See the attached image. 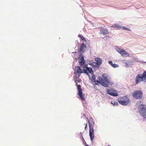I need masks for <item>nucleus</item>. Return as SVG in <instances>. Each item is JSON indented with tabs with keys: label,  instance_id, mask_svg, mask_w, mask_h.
Returning a JSON list of instances; mask_svg holds the SVG:
<instances>
[{
	"label": "nucleus",
	"instance_id": "f257e3e1",
	"mask_svg": "<svg viewBox=\"0 0 146 146\" xmlns=\"http://www.w3.org/2000/svg\"><path fill=\"white\" fill-rule=\"evenodd\" d=\"M141 82H146V71H144L142 74H139L136 77L135 82L137 84Z\"/></svg>",
	"mask_w": 146,
	"mask_h": 146
},
{
	"label": "nucleus",
	"instance_id": "f03ea898",
	"mask_svg": "<svg viewBox=\"0 0 146 146\" xmlns=\"http://www.w3.org/2000/svg\"><path fill=\"white\" fill-rule=\"evenodd\" d=\"M127 96L126 95L123 97L119 98L118 99L119 103L123 106L127 105L130 102V100Z\"/></svg>",
	"mask_w": 146,
	"mask_h": 146
},
{
	"label": "nucleus",
	"instance_id": "7ed1b4c3",
	"mask_svg": "<svg viewBox=\"0 0 146 146\" xmlns=\"http://www.w3.org/2000/svg\"><path fill=\"white\" fill-rule=\"evenodd\" d=\"M139 112L141 115L144 118H146V106L144 104H140L139 106Z\"/></svg>",
	"mask_w": 146,
	"mask_h": 146
},
{
	"label": "nucleus",
	"instance_id": "20e7f679",
	"mask_svg": "<svg viewBox=\"0 0 146 146\" xmlns=\"http://www.w3.org/2000/svg\"><path fill=\"white\" fill-rule=\"evenodd\" d=\"M74 71V74L77 78H78L80 76L81 74L83 73V70H82L79 66H76Z\"/></svg>",
	"mask_w": 146,
	"mask_h": 146
},
{
	"label": "nucleus",
	"instance_id": "39448f33",
	"mask_svg": "<svg viewBox=\"0 0 146 146\" xmlns=\"http://www.w3.org/2000/svg\"><path fill=\"white\" fill-rule=\"evenodd\" d=\"M143 93V92L141 90H136L132 94V96L136 99H141L142 98Z\"/></svg>",
	"mask_w": 146,
	"mask_h": 146
},
{
	"label": "nucleus",
	"instance_id": "423d86ee",
	"mask_svg": "<svg viewBox=\"0 0 146 146\" xmlns=\"http://www.w3.org/2000/svg\"><path fill=\"white\" fill-rule=\"evenodd\" d=\"M76 85L77 86V88L78 90V95L82 100L84 101L85 100L84 97L82 95V91L81 88V86L80 85H78L77 83H76Z\"/></svg>",
	"mask_w": 146,
	"mask_h": 146
},
{
	"label": "nucleus",
	"instance_id": "0eeeda50",
	"mask_svg": "<svg viewBox=\"0 0 146 146\" xmlns=\"http://www.w3.org/2000/svg\"><path fill=\"white\" fill-rule=\"evenodd\" d=\"M78 62L80 65L81 66L84 65L86 63V61L84 60L83 55L81 53L79 55L78 57Z\"/></svg>",
	"mask_w": 146,
	"mask_h": 146
},
{
	"label": "nucleus",
	"instance_id": "6e6552de",
	"mask_svg": "<svg viewBox=\"0 0 146 146\" xmlns=\"http://www.w3.org/2000/svg\"><path fill=\"white\" fill-rule=\"evenodd\" d=\"M116 50L118 52L121 56H123L125 55L126 56H129V54L127 52L123 49L120 48L119 47H117L116 48Z\"/></svg>",
	"mask_w": 146,
	"mask_h": 146
},
{
	"label": "nucleus",
	"instance_id": "1a4fd4ad",
	"mask_svg": "<svg viewBox=\"0 0 146 146\" xmlns=\"http://www.w3.org/2000/svg\"><path fill=\"white\" fill-rule=\"evenodd\" d=\"M107 93L108 94L111 96H118V94L117 91L111 88L107 90Z\"/></svg>",
	"mask_w": 146,
	"mask_h": 146
},
{
	"label": "nucleus",
	"instance_id": "9d476101",
	"mask_svg": "<svg viewBox=\"0 0 146 146\" xmlns=\"http://www.w3.org/2000/svg\"><path fill=\"white\" fill-rule=\"evenodd\" d=\"M83 68V71L84 70H88L89 72L91 74H92L93 73L92 69L91 68L88 66L87 64H85L81 66Z\"/></svg>",
	"mask_w": 146,
	"mask_h": 146
},
{
	"label": "nucleus",
	"instance_id": "9b49d317",
	"mask_svg": "<svg viewBox=\"0 0 146 146\" xmlns=\"http://www.w3.org/2000/svg\"><path fill=\"white\" fill-rule=\"evenodd\" d=\"M98 79L100 82V83L103 86H104L106 87H108V84H105V82L104 81V80L101 77H99L98 78Z\"/></svg>",
	"mask_w": 146,
	"mask_h": 146
},
{
	"label": "nucleus",
	"instance_id": "f8f14e48",
	"mask_svg": "<svg viewBox=\"0 0 146 146\" xmlns=\"http://www.w3.org/2000/svg\"><path fill=\"white\" fill-rule=\"evenodd\" d=\"M100 33L101 34L104 35H106L108 34V30L107 29H105L103 28H101L100 29Z\"/></svg>",
	"mask_w": 146,
	"mask_h": 146
},
{
	"label": "nucleus",
	"instance_id": "ddd939ff",
	"mask_svg": "<svg viewBox=\"0 0 146 146\" xmlns=\"http://www.w3.org/2000/svg\"><path fill=\"white\" fill-rule=\"evenodd\" d=\"M89 135L90 136V140L91 141H92L94 137V129H89Z\"/></svg>",
	"mask_w": 146,
	"mask_h": 146
},
{
	"label": "nucleus",
	"instance_id": "4468645a",
	"mask_svg": "<svg viewBox=\"0 0 146 146\" xmlns=\"http://www.w3.org/2000/svg\"><path fill=\"white\" fill-rule=\"evenodd\" d=\"M95 60L96 63L98 64L99 66L101 65L102 63V60L100 58L96 57L95 58Z\"/></svg>",
	"mask_w": 146,
	"mask_h": 146
},
{
	"label": "nucleus",
	"instance_id": "2eb2a0df",
	"mask_svg": "<svg viewBox=\"0 0 146 146\" xmlns=\"http://www.w3.org/2000/svg\"><path fill=\"white\" fill-rule=\"evenodd\" d=\"M86 47V45L84 44V43L81 44L80 47V52H84L85 50V48Z\"/></svg>",
	"mask_w": 146,
	"mask_h": 146
},
{
	"label": "nucleus",
	"instance_id": "dca6fc26",
	"mask_svg": "<svg viewBox=\"0 0 146 146\" xmlns=\"http://www.w3.org/2000/svg\"><path fill=\"white\" fill-rule=\"evenodd\" d=\"M89 64L92 66V68H94V67L99 68V66L96 63V62H93L89 63Z\"/></svg>",
	"mask_w": 146,
	"mask_h": 146
},
{
	"label": "nucleus",
	"instance_id": "f3484780",
	"mask_svg": "<svg viewBox=\"0 0 146 146\" xmlns=\"http://www.w3.org/2000/svg\"><path fill=\"white\" fill-rule=\"evenodd\" d=\"M102 76L104 78L103 80H104V82L108 81V79L107 77L108 76V75L107 74H103Z\"/></svg>",
	"mask_w": 146,
	"mask_h": 146
},
{
	"label": "nucleus",
	"instance_id": "a211bd4d",
	"mask_svg": "<svg viewBox=\"0 0 146 146\" xmlns=\"http://www.w3.org/2000/svg\"><path fill=\"white\" fill-rule=\"evenodd\" d=\"M111 103L114 106H117L119 105L118 103L117 102L115 101H112Z\"/></svg>",
	"mask_w": 146,
	"mask_h": 146
},
{
	"label": "nucleus",
	"instance_id": "6ab92c4d",
	"mask_svg": "<svg viewBox=\"0 0 146 146\" xmlns=\"http://www.w3.org/2000/svg\"><path fill=\"white\" fill-rule=\"evenodd\" d=\"M112 27L115 28L116 29H118L119 28H120L121 26L118 24H114L112 26Z\"/></svg>",
	"mask_w": 146,
	"mask_h": 146
},
{
	"label": "nucleus",
	"instance_id": "aec40b11",
	"mask_svg": "<svg viewBox=\"0 0 146 146\" xmlns=\"http://www.w3.org/2000/svg\"><path fill=\"white\" fill-rule=\"evenodd\" d=\"M92 75V80L94 82H97V81L96 80V77L95 75L93 74V73L92 74H91Z\"/></svg>",
	"mask_w": 146,
	"mask_h": 146
},
{
	"label": "nucleus",
	"instance_id": "412c9836",
	"mask_svg": "<svg viewBox=\"0 0 146 146\" xmlns=\"http://www.w3.org/2000/svg\"><path fill=\"white\" fill-rule=\"evenodd\" d=\"M89 72L88 70H84L83 71V73H84L86 74L90 78V75L89 74Z\"/></svg>",
	"mask_w": 146,
	"mask_h": 146
},
{
	"label": "nucleus",
	"instance_id": "4be33fe9",
	"mask_svg": "<svg viewBox=\"0 0 146 146\" xmlns=\"http://www.w3.org/2000/svg\"><path fill=\"white\" fill-rule=\"evenodd\" d=\"M111 66L113 68H115L116 67H119V65L116 64H113Z\"/></svg>",
	"mask_w": 146,
	"mask_h": 146
},
{
	"label": "nucleus",
	"instance_id": "5701e85b",
	"mask_svg": "<svg viewBox=\"0 0 146 146\" xmlns=\"http://www.w3.org/2000/svg\"><path fill=\"white\" fill-rule=\"evenodd\" d=\"M105 84H109L111 85H112L113 84V83L112 82H110V81H109L108 80V81L105 82Z\"/></svg>",
	"mask_w": 146,
	"mask_h": 146
},
{
	"label": "nucleus",
	"instance_id": "b1692460",
	"mask_svg": "<svg viewBox=\"0 0 146 146\" xmlns=\"http://www.w3.org/2000/svg\"><path fill=\"white\" fill-rule=\"evenodd\" d=\"M122 28L123 29V30H126V31H131V30L128 29V28H127L126 27H122Z\"/></svg>",
	"mask_w": 146,
	"mask_h": 146
},
{
	"label": "nucleus",
	"instance_id": "393cba45",
	"mask_svg": "<svg viewBox=\"0 0 146 146\" xmlns=\"http://www.w3.org/2000/svg\"><path fill=\"white\" fill-rule=\"evenodd\" d=\"M90 120H91V121L92 123H93V124H95V121L93 118H92V117H91Z\"/></svg>",
	"mask_w": 146,
	"mask_h": 146
},
{
	"label": "nucleus",
	"instance_id": "a878e982",
	"mask_svg": "<svg viewBox=\"0 0 146 146\" xmlns=\"http://www.w3.org/2000/svg\"><path fill=\"white\" fill-rule=\"evenodd\" d=\"M89 124V127H93L94 126V124H92L89 121H88Z\"/></svg>",
	"mask_w": 146,
	"mask_h": 146
},
{
	"label": "nucleus",
	"instance_id": "bb28decb",
	"mask_svg": "<svg viewBox=\"0 0 146 146\" xmlns=\"http://www.w3.org/2000/svg\"><path fill=\"white\" fill-rule=\"evenodd\" d=\"M81 39L83 41H86V40L85 39L84 37L83 36H81Z\"/></svg>",
	"mask_w": 146,
	"mask_h": 146
},
{
	"label": "nucleus",
	"instance_id": "cd10ccee",
	"mask_svg": "<svg viewBox=\"0 0 146 146\" xmlns=\"http://www.w3.org/2000/svg\"><path fill=\"white\" fill-rule=\"evenodd\" d=\"M108 63L111 65V66L113 64L112 62L111 61L109 60L108 61Z\"/></svg>",
	"mask_w": 146,
	"mask_h": 146
},
{
	"label": "nucleus",
	"instance_id": "c85d7f7f",
	"mask_svg": "<svg viewBox=\"0 0 146 146\" xmlns=\"http://www.w3.org/2000/svg\"><path fill=\"white\" fill-rule=\"evenodd\" d=\"M82 140H83L82 141H83V143L85 145V143H86V142L85 141V140L84 139L83 137H82Z\"/></svg>",
	"mask_w": 146,
	"mask_h": 146
},
{
	"label": "nucleus",
	"instance_id": "c756f323",
	"mask_svg": "<svg viewBox=\"0 0 146 146\" xmlns=\"http://www.w3.org/2000/svg\"><path fill=\"white\" fill-rule=\"evenodd\" d=\"M95 83V85H97L98 84V83H100V82L98 81H97V82H94Z\"/></svg>",
	"mask_w": 146,
	"mask_h": 146
},
{
	"label": "nucleus",
	"instance_id": "7c9ffc66",
	"mask_svg": "<svg viewBox=\"0 0 146 146\" xmlns=\"http://www.w3.org/2000/svg\"><path fill=\"white\" fill-rule=\"evenodd\" d=\"M80 82V80H76L75 81V82Z\"/></svg>",
	"mask_w": 146,
	"mask_h": 146
},
{
	"label": "nucleus",
	"instance_id": "2f4dec72",
	"mask_svg": "<svg viewBox=\"0 0 146 146\" xmlns=\"http://www.w3.org/2000/svg\"><path fill=\"white\" fill-rule=\"evenodd\" d=\"M125 66L126 67H129V65H128V64H127V63H126Z\"/></svg>",
	"mask_w": 146,
	"mask_h": 146
},
{
	"label": "nucleus",
	"instance_id": "473e14b6",
	"mask_svg": "<svg viewBox=\"0 0 146 146\" xmlns=\"http://www.w3.org/2000/svg\"><path fill=\"white\" fill-rule=\"evenodd\" d=\"M89 127V129H93V127Z\"/></svg>",
	"mask_w": 146,
	"mask_h": 146
},
{
	"label": "nucleus",
	"instance_id": "72a5a7b5",
	"mask_svg": "<svg viewBox=\"0 0 146 146\" xmlns=\"http://www.w3.org/2000/svg\"><path fill=\"white\" fill-rule=\"evenodd\" d=\"M87 123H86V126H85V129L86 130V127H87Z\"/></svg>",
	"mask_w": 146,
	"mask_h": 146
},
{
	"label": "nucleus",
	"instance_id": "f704fd0d",
	"mask_svg": "<svg viewBox=\"0 0 146 146\" xmlns=\"http://www.w3.org/2000/svg\"><path fill=\"white\" fill-rule=\"evenodd\" d=\"M84 145L85 146H89L86 143H85V144Z\"/></svg>",
	"mask_w": 146,
	"mask_h": 146
},
{
	"label": "nucleus",
	"instance_id": "c9c22d12",
	"mask_svg": "<svg viewBox=\"0 0 146 146\" xmlns=\"http://www.w3.org/2000/svg\"><path fill=\"white\" fill-rule=\"evenodd\" d=\"M78 36L79 37H80V38H81V36H83L82 35H79Z\"/></svg>",
	"mask_w": 146,
	"mask_h": 146
},
{
	"label": "nucleus",
	"instance_id": "e433bc0d",
	"mask_svg": "<svg viewBox=\"0 0 146 146\" xmlns=\"http://www.w3.org/2000/svg\"><path fill=\"white\" fill-rule=\"evenodd\" d=\"M72 53H75V54H76V52H72Z\"/></svg>",
	"mask_w": 146,
	"mask_h": 146
},
{
	"label": "nucleus",
	"instance_id": "4c0bfd02",
	"mask_svg": "<svg viewBox=\"0 0 146 146\" xmlns=\"http://www.w3.org/2000/svg\"><path fill=\"white\" fill-rule=\"evenodd\" d=\"M94 88H95V89H96V88H97V87H96V86H95V87H94Z\"/></svg>",
	"mask_w": 146,
	"mask_h": 146
},
{
	"label": "nucleus",
	"instance_id": "58836bf2",
	"mask_svg": "<svg viewBox=\"0 0 146 146\" xmlns=\"http://www.w3.org/2000/svg\"><path fill=\"white\" fill-rule=\"evenodd\" d=\"M108 146H110V145H108Z\"/></svg>",
	"mask_w": 146,
	"mask_h": 146
},
{
	"label": "nucleus",
	"instance_id": "ea45409f",
	"mask_svg": "<svg viewBox=\"0 0 146 146\" xmlns=\"http://www.w3.org/2000/svg\"><path fill=\"white\" fill-rule=\"evenodd\" d=\"M75 59L76 60H77V58H75Z\"/></svg>",
	"mask_w": 146,
	"mask_h": 146
}]
</instances>
